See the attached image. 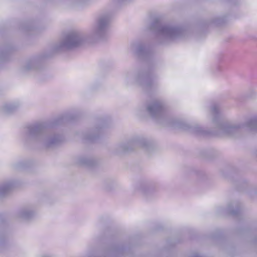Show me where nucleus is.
<instances>
[{"label":"nucleus","instance_id":"1","mask_svg":"<svg viewBox=\"0 0 257 257\" xmlns=\"http://www.w3.org/2000/svg\"><path fill=\"white\" fill-rule=\"evenodd\" d=\"M47 124L44 121H38L26 126L23 134V140L27 144H34L46 148H53L59 146L63 141V133H54L47 135L45 131Z\"/></svg>","mask_w":257,"mask_h":257},{"label":"nucleus","instance_id":"2","mask_svg":"<svg viewBox=\"0 0 257 257\" xmlns=\"http://www.w3.org/2000/svg\"><path fill=\"white\" fill-rule=\"evenodd\" d=\"M41 57H37L27 61L23 67L24 70L27 71L38 69L41 64Z\"/></svg>","mask_w":257,"mask_h":257},{"label":"nucleus","instance_id":"3","mask_svg":"<svg viewBox=\"0 0 257 257\" xmlns=\"http://www.w3.org/2000/svg\"><path fill=\"white\" fill-rule=\"evenodd\" d=\"M16 185L13 180H7L0 183V197L6 195Z\"/></svg>","mask_w":257,"mask_h":257},{"label":"nucleus","instance_id":"4","mask_svg":"<svg viewBox=\"0 0 257 257\" xmlns=\"http://www.w3.org/2000/svg\"><path fill=\"white\" fill-rule=\"evenodd\" d=\"M20 106L18 102H11L5 103L1 108L2 113L8 114L16 110Z\"/></svg>","mask_w":257,"mask_h":257},{"label":"nucleus","instance_id":"5","mask_svg":"<svg viewBox=\"0 0 257 257\" xmlns=\"http://www.w3.org/2000/svg\"><path fill=\"white\" fill-rule=\"evenodd\" d=\"M34 215V211L29 208L21 209L18 213V217L22 220H28L31 218Z\"/></svg>","mask_w":257,"mask_h":257},{"label":"nucleus","instance_id":"6","mask_svg":"<svg viewBox=\"0 0 257 257\" xmlns=\"http://www.w3.org/2000/svg\"><path fill=\"white\" fill-rule=\"evenodd\" d=\"M64 48V38L62 37L60 41L52 47L51 51L53 53H57L62 51Z\"/></svg>","mask_w":257,"mask_h":257},{"label":"nucleus","instance_id":"7","mask_svg":"<svg viewBox=\"0 0 257 257\" xmlns=\"http://www.w3.org/2000/svg\"><path fill=\"white\" fill-rule=\"evenodd\" d=\"M10 48L7 46L0 47V61H5L8 58Z\"/></svg>","mask_w":257,"mask_h":257},{"label":"nucleus","instance_id":"8","mask_svg":"<svg viewBox=\"0 0 257 257\" xmlns=\"http://www.w3.org/2000/svg\"><path fill=\"white\" fill-rule=\"evenodd\" d=\"M63 121V116H61V117L57 118L54 120V123L56 124H60L61 123H62Z\"/></svg>","mask_w":257,"mask_h":257},{"label":"nucleus","instance_id":"9","mask_svg":"<svg viewBox=\"0 0 257 257\" xmlns=\"http://www.w3.org/2000/svg\"><path fill=\"white\" fill-rule=\"evenodd\" d=\"M23 29L26 31H30L32 29L31 27L29 25L24 26Z\"/></svg>","mask_w":257,"mask_h":257},{"label":"nucleus","instance_id":"10","mask_svg":"<svg viewBox=\"0 0 257 257\" xmlns=\"http://www.w3.org/2000/svg\"><path fill=\"white\" fill-rule=\"evenodd\" d=\"M22 165H23L22 163L18 164L15 166V168L16 169H19L22 166Z\"/></svg>","mask_w":257,"mask_h":257},{"label":"nucleus","instance_id":"11","mask_svg":"<svg viewBox=\"0 0 257 257\" xmlns=\"http://www.w3.org/2000/svg\"><path fill=\"white\" fill-rule=\"evenodd\" d=\"M4 243V239L2 237H0V246H3Z\"/></svg>","mask_w":257,"mask_h":257},{"label":"nucleus","instance_id":"12","mask_svg":"<svg viewBox=\"0 0 257 257\" xmlns=\"http://www.w3.org/2000/svg\"><path fill=\"white\" fill-rule=\"evenodd\" d=\"M42 257H49L48 256H46V255H44V256H42Z\"/></svg>","mask_w":257,"mask_h":257},{"label":"nucleus","instance_id":"13","mask_svg":"<svg viewBox=\"0 0 257 257\" xmlns=\"http://www.w3.org/2000/svg\"><path fill=\"white\" fill-rule=\"evenodd\" d=\"M65 47H66V41H65Z\"/></svg>","mask_w":257,"mask_h":257}]
</instances>
